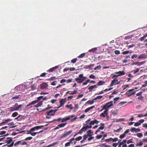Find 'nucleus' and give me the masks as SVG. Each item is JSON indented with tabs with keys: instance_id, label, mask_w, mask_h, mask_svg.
<instances>
[{
	"instance_id": "1",
	"label": "nucleus",
	"mask_w": 147,
	"mask_h": 147,
	"mask_svg": "<svg viewBox=\"0 0 147 147\" xmlns=\"http://www.w3.org/2000/svg\"><path fill=\"white\" fill-rule=\"evenodd\" d=\"M44 127L43 125L38 126L31 128L29 130L27 131V134H30L32 136H35L38 133L34 132L35 131L38 130Z\"/></svg>"
},
{
	"instance_id": "2",
	"label": "nucleus",
	"mask_w": 147,
	"mask_h": 147,
	"mask_svg": "<svg viewBox=\"0 0 147 147\" xmlns=\"http://www.w3.org/2000/svg\"><path fill=\"white\" fill-rule=\"evenodd\" d=\"M84 76L82 74H80L75 79L76 81L78 83L81 84L84 81Z\"/></svg>"
},
{
	"instance_id": "3",
	"label": "nucleus",
	"mask_w": 147,
	"mask_h": 147,
	"mask_svg": "<svg viewBox=\"0 0 147 147\" xmlns=\"http://www.w3.org/2000/svg\"><path fill=\"white\" fill-rule=\"evenodd\" d=\"M113 105V102L111 101L107 103L104 105V109L108 110Z\"/></svg>"
},
{
	"instance_id": "4",
	"label": "nucleus",
	"mask_w": 147,
	"mask_h": 147,
	"mask_svg": "<svg viewBox=\"0 0 147 147\" xmlns=\"http://www.w3.org/2000/svg\"><path fill=\"white\" fill-rule=\"evenodd\" d=\"M122 81V80H121L120 81H118V79L116 78H115L112 81L110 84V86H112L114 85H116L120 83V82Z\"/></svg>"
},
{
	"instance_id": "5",
	"label": "nucleus",
	"mask_w": 147,
	"mask_h": 147,
	"mask_svg": "<svg viewBox=\"0 0 147 147\" xmlns=\"http://www.w3.org/2000/svg\"><path fill=\"white\" fill-rule=\"evenodd\" d=\"M134 89H130L128 91H127L126 93V94L128 96H129L131 95H133L135 94L136 92L134 91Z\"/></svg>"
},
{
	"instance_id": "6",
	"label": "nucleus",
	"mask_w": 147,
	"mask_h": 147,
	"mask_svg": "<svg viewBox=\"0 0 147 147\" xmlns=\"http://www.w3.org/2000/svg\"><path fill=\"white\" fill-rule=\"evenodd\" d=\"M75 116L74 115L69 116L67 117H66L64 118H63L61 119V122H63L67 121L71 118H72L73 117H74Z\"/></svg>"
},
{
	"instance_id": "7",
	"label": "nucleus",
	"mask_w": 147,
	"mask_h": 147,
	"mask_svg": "<svg viewBox=\"0 0 147 147\" xmlns=\"http://www.w3.org/2000/svg\"><path fill=\"white\" fill-rule=\"evenodd\" d=\"M115 73L118 74V75L117 74L114 75L113 76V78H116L120 76L124 75L125 74L124 72L123 71L117 72H115Z\"/></svg>"
},
{
	"instance_id": "8",
	"label": "nucleus",
	"mask_w": 147,
	"mask_h": 147,
	"mask_svg": "<svg viewBox=\"0 0 147 147\" xmlns=\"http://www.w3.org/2000/svg\"><path fill=\"white\" fill-rule=\"evenodd\" d=\"M92 127V126H91L87 125L86 127H83L81 129L80 132L81 133H83V132H84L86 131L88 129L91 128Z\"/></svg>"
},
{
	"instance_id": "9",
	"label": "nucleus",
	"mask_w": 147,
	"mask_h": 147,
	"mask_svg": "<svg viewBox=\"0 0 147 147\" xmlns=\"http://www.w3.org/2000/svg\"><path fill=\"white\" fill-rule=\"evenodd\" d=\"M71 132L72 130H70L65 132L64 134L62 135L61 138H63L67 136L71 133Z\"/></svg>"
},
{
	"instance_id": "10",
	"label": "nucleus",
	"mask_w": 147,
	"mask_h": 147,
	"mask_svg": "<svg viewBox=\"0 0 147 147\" xmlns=\"http://www.w3.org/2000/svg\"><path fill=\"white\" fill-rule=\"evenodd\" d=\"M18 144H20L21 145H27V144L26 142H22V141H18L17 142L14 144V145L16 146H17Z\"/></svg>"
},
{
	"instance_id": "11",
	"label": "nucleus",
	"mask_w": 147,
	"mask_h": 147,
	"mask_svg": "<svg viewBox=\"0 0 147 147\" xmlns=\"http://www.w3.org/2000/svg\"><path fill=\"white\" fill-rule=\"evenodd\" d=\"M40 88L41 89L46 88L48 86V85L45 83H43L40 85Z\"/></svg>"
},
{
	"instance_id": "12",
	"label": "nucleus",
	"mask_w": 147,
	"mask_h": 147,
	"mask_svg": "<svg viewBox=\"0 0 147 147\" xmlns=\"http://www.w3.org/2000/svg\"><path fill=\"white\" fill-rule=\"evenodd\" d=\"M108 110H105L104 112L102 113L100 115L101 117H105L108 115Z\"/></svg>"
},
{
	"instance_id": "13",
	"label": "nucleus",
	"mask_w": 147,
	"mask_h": 147,
	"mask_svg": "<svg viewBox=\"0 0 147 147\" xmlns=\"http://www.w3.org/2000/svg\"><path fill=\"white\" fill-rule=\"evenodd\" d=\"M130 130L131 132H140L141 131V130L140 129H136L134 127H133Z\"/></svg>"
},
{
	"instance_id": "14",
	"label": "nucleus",
	"mask_w": 147,
	"mask_h": 147,
	"mask_svg": "<svg viewBox=\"0 0 147 147\" xmlns=\"http://www.w3.org/2000/svg\"><path fill=\"white\" fill-rule=\"evenodd\" d=\"M118 140L117 138H110L109 139H106L105 140L106 141H112V142H116Z\"/></svg>"
},
{
	"instance_id": "15",
	"label": "nucleus",
	"mask_w": 147,
	"mask_h": 147,
	"mask_svg": "<svg viewBox=\"0 0 147 147\" xmlns=\"http://www.w3.org/2000/svg\"><path fill=\"white\" fill-rule=\"evenodd\" d=\"M59 68L58 66H56L55 67L51 68L47 70L49 72H51L55 71L56 69Z\"/></svg>"
},
{
	"instance_id": "16",
	"label": "nucleus",
	"mask_w": 147,
	"mask_h": 147,
	"mask_svg": "<svg viewBox=\"0 0 147 147\" xmlns=\"http://www.w3.org/2000/svg\"><path fill=\"white\" fill-rule=\"evenodd\" d=\"M66 101V98L63 99H61L60 101V103L61 106H63V105L65 103Z\"/></svg>"
},
{
	"instance_id": "17",
	"label": "nucleus",
	"mask_w": 147,
	"mask_h": 147,
	"mask_svg": "<svg viewBox=\"0 0 147 147\" xmlns=\"http://www.w3.org/2000/svg\"><path fill=\"white\" fill-rule=\"evenodd\" d=\"M48 115L54 116L55 114V112H53V110H51L49 111L47 113Z\"/></svg>"
},
{
	"instance_id": "18",
	"label": "nucleus",
	"mask_w": 147,
	"mask_h": 147,
	"mask_svg": "<svg viewBox=\"0 0 147 147\" xmlns=\"http://www.w3.org/2000/svg\"><path fill=\"white\" fill-rule=\"evenodd\" d=\"M99 122V121H97L96 119L90 122V126H91L92 125H93L95 124H98Z\"/></svg>"
},
{
	"instance_id": "19",
	"label": "nucleus",
	"mask_w": 147,
	"mask_h": 147,
	"mask_svg": "<svg viewBox=\"0 0 147 147\" xmlns=\"http://www.w3.org/2000/svg\"><path fill=\"white\" fill-rule=\"evenodd\" d=\"M22 105H18L17 103H16L14 105V107H15L16 109H17V111H18L22 107Z\"/></svg>"
},
{
	"instance_id": "20",
	"label": "nucleus",
	"mask_w": 147,
	"mask_h": 147,
	"mask_svg": "<svg viewBox=\"0 0 147 147\" xmlns=\"http://www.w3.org/2000/svg\"><path fill=\"white\" fill-rule=\"evenodd\" d=\"M97 88V85H95L93 86H91L89 87L88 89L90 90H92L95 88Z\"/></svg>"
},
{
	"instance_id": "21",
	"label": "nucleus",
	"mask_w": 147,
	"mask_h": 147,
	"mask_svg": "<svg viewBox=\"0 0 147 147\" xmlns=\"http://www.w3.org/2000/svg\"><path fill=\"white\" fill-rule=\"evenodd\" d=\"M77 92V91L76 90H75L74 91H69L67 92L66 93V94H71V95L73 94H74L76 93Z\"/></svg>"
},
{
	"instance_id": "22",
	"label": "nucleus",
	"mask_w": 147,
	"mask_h": 147,
	"mask_svg": "<svg viewBox=\"0 0 147 147\" xmlns=\"http://www.w3.org/2000/svg\"><path fill=\"white\" fill-rule=\"evenodd\" d=\"M94 64H91L90 65H85L84 66V68L85 69H88V68H91L92 67H94Z\"/></svg>"
},
{
	"instance_id": "23",
	"label": "nucleus",
	"mask_w": 147,
	"mask_h": 147,
	"mask_svg": "<svg viewBox=\"0 0 147 147\" xmlns=\"http://www.w3.org/2000/svg\"><path fill=\"white\" fill-rule=\"evenodd\" d=\"M5 141L8 144L11 143L12 141V140L11 138H7Z\"/></svg>"
},
{
	"instance_id": "24",
	"label": "nucleus",
	"mask_w": 147,
	"mask_h": 147,
	"mask_svg": "<svg viewBox=\"0 0 147 147\" xmlns=\"http://www.w3.org/2000/svg\"><path fill=\"white\" fill-rule=\"evenodd\" d=\"M105 83V82L104 81H100L96 85H97V86L102 85H103Z\"/></svg>"
},
{
	"instance_id": "25",
	"label": "nucleus",
	"mask_w": 147,
	"mask_h": 147,
	"mask_svg": "<svg viewBox=\"0 0 147 147\" xmlns=\"http://www.w3.org/2000/svg\"><path fill=\"white\" fill-rule=\"evenodd\" d=\"M9 111H17V109H16L14 105L13 107H11L9 108Z\"/></svg>"
},
{
	"instance_id": "26",
	"label": "nucleus",
	"mask_w": 147,
	"mask_h": 147,
	"mask_svg": "<svg viewBox=\"0 0 147 147\" xmlns=\"http://www.w3.org/2000/svg\"><path fill=\"white\" fill-rule=\"evenodd\" d=\"M94 106H92L90 107L87 108L85 110L84 112L85 113H87L89 111H90V109L94 108Z\"/></svg>"
},
{
	"instance_id": "27",
	"label": "nucleus",
	"mask_w": 147,
	"mask_h": 147,
	"mask_svg": "<svg viewBox=\"0 0 147 147\" xmlns=\"http://www.w3.org/2000/svg\"><path fill=\"white\" fill-rule=\"evenodd\" d=\"M87 133L88 136H90L93 135L92 134H93V132L91 130H89L87 132Z\"/></svg>"
},
{
	"instance_id": "28",
	"label": "nucleus",
	"mask_w": 147,
	"mask_h": 147,
	"mask_svg": "<svg viewBox=\"0 0 147 147\" xmlns=\"http://www.w3.org/2000/svg\"><path fill=\"white\" fill-rule=\"evenodd\" d=\"M143 145V143L141 142H137L136 143V146H142Z\"/></svg>"
},
{
	"instance_id": "29",
	"label": "nucleus",
	"mask_w": 147,
	"mask_h": 147,
	"mask_svg": "<svg viewBox=\"0 0 147 147\" xmlns=\"http://www.w3.org/2000/svg\"><path fill=\"white\" fill-rule=\"evenodd\" d=\"M147 116V113L143 114H140L138 115V117H144Z\"/></svg>"
},
{
	"instance_id": "30",
	"label": "nucleus",
	"mask_w": 147,
	"mask_h": 147,
	"mask_svg": "<svg viewBox=\"0 0 147 147\" xmlns=\"http://www.w3.org/2000/svg\"><path fill=\"white\" fill-rule=\"evenodd\" d=\"M124 119H125L123 118H120L116 119L115 121L117 122H121L124 121Z\"/></svg>"
},
{
	"instance_id": "31",
	"label": "nucleus",
	"mask_w": 147,
	"mask_h": 147,
	"mask_svg": "<svg viewBox=\"0 0 147 147\" xmlns=\"http://www.w3.org/2000/svg\"><path fill=\"white\" fill-rule=\"evenodd\" d=\"M42 104V102H40L36 104V105L34 106V107H36V108L40 106H41Z\"/></svg>"
},
{
	"instance_id": "32",
	"label": "nucleus",
	"mask_w": 147,
	"mask_h": 147,
	"mask_svg": "<svg viewBox=\"0 0 147 147\" xmlns=\"http://www.w3.org/2000/svg\"><path fill=\"white\" fill-rule=\"evenodd\" d=\"M100 147H111L110 145H108L105 144H103L100 145Z\"/></svg>"
},
{
	"instance_id": "33",
	"label": "nucleus",
	"mask_w": 147,
	"mask_h": 147,
	"mask_svg": "<svg viewBox=\"0 0 147 147\" xmlns=\"http://www.w3.org/2000/svg\"><path fill=\"white\" fill-rule=\"evenodd\" d=\"M66 107L70 109V110H72L73 109L72 104L70 105H67L66 106Z\"/></svg>"
},
{
	"instance_id": "34",
	"label": "nucleus",
	"mask_w": 147,
	"mask_h": 147,
	"mask_svg": "<svg viewBox=\"0 0 147 147\" xmlns=\"http://www.w3.org/2000/svg\"><path fill=\"white\" fill-rule=\"evenodd\" d=\"M101 66L100 65H98L94 69V70H98L100 69L101 68Z\"/></svg>"
},
{
	"instance_id": "35",
	"label": "nucleus",
	"mask_w": 147,
	"mask_h": 147,
	"mask_svg": "<svg viewBox=\"0 0 147 147\" xmlns=\"http://www.w3.org/2000/svg\"><path fill=\"white\" fill-rule=\"evenodd\" d=\"M11 121V120L10 119H6L3 122H2L1 124H3L4 123H7V122L8 121Z\"/></svg>"
},
{
	"instance_id": "36",
	"label": "nucleus",
	"mask_w": 147,
	"mask_h": 147,
	"mask_svg": "<svg viewBox=\"0 0 147 147\" xmlns=\"http://www.w3.org/2000/svg\"><path fill=\"white\" fill-rule=\"evenodd\" d=\"M134 64L135 65H137L138 66H140L141 64H143V62H135L134 63Z\"/></svg>"
},
{
	"instance_id": "37",
	"label": "nucleus",
	"mask_w": 147,
	"mask_h": 147,
	"mask_svg": "<svg viewBox=\"0 0 147 147\" xmlns=\"http://www.w3.org/2000/svg\"><path fill=\"white\" fill-rule=\"evenodd\" d=\"M66 124V123H61L60 124L58 125V126L59 127V128L63 127H64Z\"/></svg>"
},
{
	"instance_id": "38",
	"label": "nucleus",
	"mask_w": 147,
	"mask_h": 147,
	"mask_svg": "<svg viewBox=\"0 0 147 147\" xmlns=\"http://www.w3.org/2000/svg\"><path fill=\"white\" fill-rule=\"evenodd\" d=\"M37 102H38L37 101H36V100H34L32 101L30 103V105H34L36 104Z\"/></svg>"
},
{
	"instance_id": "39",
	"label": "nucleus",
	"mask_w": 147,
	"mask_h": 147,
	"mask_svg": "<svg viewBox=\"0 0 147 147\" xmlns=\"http://www.w3.org/2000/svg\"><path fill=\"white\" fill-rule=\"evenodd\" d=\"M18 115V113L16 112H15L13 113L12 114V116L13 117H15L17 116Z\"/></svg>"
},
{
	"instance_id": "40",
	"label": "nucleus",
	"mask_w": 147,
	"mask_h": 147,
	"mask_svg": "<svg viewBox=\"0 0 147 147\" xmlns=\"http://www.w3.org/2000/svg\"><path fill=\"white\" fill-rule=\"evenodd\" d=\"M137 136L139 138H141L143 136V134L141 133H138L137 134Z\"/></svg>"
},
{
	"instance_id": "41",
	"label": "nucleus",
	"mask_w": 147,
	"mask_h": 147,
	"mask_svg": "<svg viewBox=\"0 0 147 147\" xmlns=\"http://www.w3.org/2000/svg\"><path fill=\"white\" fill-rule=\"evenodd\" d=\"M8 125L11 126V127L12 128H13L15 127L16 126H13V122H11L8 124Z\"/></svg>"
},
{
	"instance_id": "42",
	"label": "nucleus",
	"mask_w": 147,
	"mask_h": 147,
	"mask_svg": "<svg viewBox=\"0 0 147 147\" xmlns=\"http://www.w3.org/2000/svg\"><path fill=\"white\" fill-rule=\"evenodd\" d=\"M90 81V79H88L86 80L85 82H84L83 84V85H86Z\"/></svg>"
},
{
	"instance_id": "43",
	"label": "nucleus",
	"mask_w": 147,
	"mask_h": 147,
	"mask_svg": "<svg viewBox=\"0 0 147 147\" xmlns=\"http://www.w3.org/2000/svg\"><path fill=\"white\" fill-rule=\"evenodd\" d=\"M96 50H97V48H93V49H90V50H89L88 51L89 52L93 51V52H94L95 51H96Z\"/></svg>"
},
{
	"instance_id": "44",
	"label": "nucleus",
	"mask_w": 147,
	"mask_h": 147,
	"mask_svg": "<svg viewBox=\"0 0 147 147\" xmlns=\"http://www.w3.org/2000/svg\"><path fill=\"white\" fill-rule=\"evenodd\" d=\"M111 113L113 114L117 115V110H116V111L112 110L111 111Z\"/></svg>"
},
{
	"instance_id": "45",
	"label": "nucleus",
	"mask_w": 147,
	"mask_h": 147,
	"mask_svg": "<svg viewBox=\"0 0 147 147\" xmlns=\"http://www.w3.org/2000/svg\"><path fill=\"white\" fill-rule=\"evenodd\" d=\"M85 53H83L82 54H81L78 57H79L80 58H82L83 57H84L85 56Z\"/></svg>"
},
{
	"instance_id": "46",
	"label": "nucleus",
	"mask_w": 147,
	"mask_h": 147,
	"mask_svg": "<svg viewBox=\"0 0 147 147\" xmlns=\"http://www.w3.org/2000/svg\"><path fill=\"white\" fill-rule=\"evenodd\" d=\"M126 102H125V101L121 102L119 103L118 104V105H119V106H121L122 105H124L126 103Z\"/></svg>"
},
{
	"instance_id": "47",
	"label": "nucleus",
	"mask_w": 147,
	"mask_h": 147,
	"mask_svg": "<svg viewBox=\"0 0 147 147\" xmlns=\"http://www.w3.org/2000/svg\"><path fill=\"white\" fill-rule=\"evenodd\" d=\"M89 78L90 79H94L95 78V76L93 75H90L89 76Z\"/></svg>"
},
{
	"instance_id": "48",
	"label": "nucleus",
	"mask_w": 147,
	"mask_h": 147,
	"mask_svg": "<svg viewBox=\"0 0 147 147\" xmlns=\"http://www.w3.org/2000/svg\"><path fill=\"white\" fill-rule=\"evenodd\" d=\"M94 102V100H89L87 102V103H88L89 104L92 105L93 104Z\"/></svg>"
},
{
	"instance_id": "49",
	"label": "nucleus",
	"mask_w": 147,
	"mask_h": 147,
	"mask_svg": "<svg viewBox=\"0 0 147 147\" xmlns=\"http://www.w3.org/2000/svg\"><path fill=\"white\" fill-rule=\"evenodd\" d=\"M82 137L80 136H79L78 137H77V138H76L75 139V140L77 141H79V140H81V139H82Z\"/></svg>"
},
{
	"instance_id": "50",
	"label": "nucleus",
	"mask_w": 147,
	"mask_h": 147,
	"mask_svg": "<svg viewBox=\"0 0 147 147\" xmlns=\"http://www.w3.org/2000/svg\"><path fill=\"white\" fill-rule=\"evenodd\" d=\"M122 129V128L121 127H120L119 129H118L117 130H114V131L115 132H119Z\"/></svg>"
},
{
	"instance_id": "51",
	"label": "nucleus",
	"mask_w": 147,
	"mask_h": 147,
	"mask_svg": "<svg viewBox=\"0 0 147 147\" xmlns=\"http://www.w3.org/2000/svg\"><path fill=\"white\" fill-rule=\"evenodd\" d=\"M147 85V81H146L144 82V84H143L142 86V87H145Z\"/></svg>"
},
{
	"instance_id": "52",
	"label": "nucleus",
	"mask_w": 147,
	"mask_h": 147,
	"mask_svg": "<svg viewBox=\"0 0 147 147\" xmlns=\"http://www.w3.org/2000/svg\"><path fill=\"white\" fill-rule=\"evenodd\" d=\"M125 135H126L124 133H123V134L121 135L120 136V138L121 139H122V138H123L125 136Z\"/></svg>"
},
{
	"instance_id": "53",
	"label": "nucleus",
	"mask_w": 147,
	"mask_h": 147,
	"mask_svg": "<svg viewBox=\"0 0 147 147\" xmlns=\"http://www.w3.org/2000/svg\"><path fill=\"white\" fill-rule=\"evenodd\" d=\"M132 142V141L131 140H128L127 141L126 140V143L127 144H129Z\"/></svg>"
},
{
	"instance_id": "54",
	"label": "nucleus",
	"mask_w": 147,
	"mask_h": 147,
	"mask_svg": "<svg viewBox=\"0 0 147 147\" xmlns=\"http://www.w3.org/2000/svg\"><path fill=\"white\" fill-rule=\"evenodd\" d=\"M120 142L122 144V145L126 144V140L125 139L123 140L122 142Z\"/></svg>"
},
{
	"instance_id": "55",
	"label": "nucleus",
	"mask_w": 147,
	"mask_h": 147,
	"mask_svg": "<svg viewBox=\"0 0 147 147\" xmlns=\"http://www.w3.org/2000/svg\"><path fill=\"white\" fill-rule=\"evenodd\" d=\"M71 142H68L66 143L65 145V147H67L68 146H69L70 145V143Z\"/></svg>"
},
{
	"instance_id": "56",
	"label": "nucleus",
	"mask_w": 147,
	"mask_h": 147,
	"mask_svg": "<svg viewBox=\"0 0 147 147\" xmlns=\"http://www.w3.org/2000/svg\"><path fill=\"white\" fill-rule=\"evenodd\" d=\"M88 136L87 134L84 135L83 136L84 138L83 139L85 140L87 138Z\"/></svg>"
},
{
	"instance_id": "57",
	"label": "nucleus",
	"mask_w": 147,
	"mask_h": 147,
	"mask_svg": "<svg viewBox=\"0 0 147 147\" xmlns=\"http://www.w3.org/2000/svg\"><path fill=\"white\" fill-rule=\"evenodd\" d=\"M77 59H73L71 61V62L73 63H75L77 61Z\"/></svg>"
},
{
	"instance_id": "58",
	"label": "nucleus",
	"mask_w": 147,
	"mask_h": 147,
	"mask_svg": "<svg viewBox=\"0 0 147 147\" xmlns=\"http://www.w3.org/2000/svg\"><path fill=\"white\" fill-rule=\"evenodd\" d=\"M32 138V137H28L25 139V140H30Z\"/></svg>"
},
{
	"instance_id": "59",
	"label": "nucleus",
	"mask_w": 147,
	"mask_h": 147,
	"mask_svg": "<svg viewBox=\"0 0 147 147\" xmlns=\"http://www.w3.org/2000/svg\"><path fill=\"white\" fill-rule=\"evenodd\" d=\"M42 98V96H40L37 98V100H36V101H37V102H38V101H39Z\"/></svg>"
},
{
	"instance_id": "60",
	"label": "nucleus",
	"mask_w": 147,
	"mask_h": 147,
	"mask_svg": "<svg viewBox=\"0 0 147 147\" xmlns=\"http://www.w3.org/2000/svg\"><path fill=\"white\" fill-rule=\"evenodd\" d=\"M140 125V123H139V122H138L135 123V124L134 125V126H137H137H139Z\"/></svg>"
},
{
	"instance_id": "61",
	"label": "nucleus",
	"mask_w": 147,
	"mask_h": 147,
	"mask_svg": "<svg viewBox=\"0 0 147 147\" xmlns=\"http://www.w3.org/2000/svg\"><path fill=\"white\" fill-rule=\"evenodd\" d=\"M112 89H113V88H109L108 89L107 88V89H105V90H104L103 91L107 92V91H108L111 90Z\"/></svg>"
},
{
	"instance_id": "62",
	"label": "nucleus",
	"mask_w": 147,
	"mask_h": 147,
	"mask_svg": "<svg viewBox=\"0 0 147 147\" xmlns=\"http://www.w3.org/2000/svg\"><path fill=\"white\" fill-rule=\"evenodd\" d=\"M129 85H123L122 86V87L123 88V89H125L126 88L128 87Z\"/></svg>"
},
{
	"instance_id": "63",
	"label": "nucleus",
	"mask_w": 147,
	"mask_h": 147,
	"mask_svg": "<svg viewBox=\"0 0 147 147\" xmlns=\"http://www.w3.org/2000/svg\"><path fill=\"white\" fill-rule=\"evenodd\" d=\"M144 120L143 119H141V120H140L138 121V122H139V123H140V124L141 125V124L144 121Z\"/></svg>"
},
{
	"instance_id": "64",
	"label": "nucleus",
	"mask_w": 147,
	"mask_h": 147,
	"mask_svg": "<svg viewBox=\"0 0 147 147\" xmlns=\"http://www.w3.org/2000/svg\"><path fill=\"white\" fill-rule=\"evenodd\" d=\"M144 120L143 119H141V120H140L138 121V122H139V123H140V124L141 125V124L144 121Z\"/></svg>"
}]
</instances>
